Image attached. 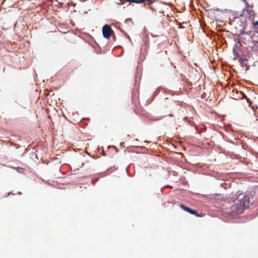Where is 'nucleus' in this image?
Wrapping results in <instances>:
<instances>
[{
	"mask_svg": "<svg viewBox=\"0 0 258 258\" xmlns=\"http://www.w3.org/2000/svg\"><path fill=\"white\" fill-rule=\"evenodd\" d=\"M252 202L249 196L240 194L233 201L231 211L233 215L241 214L245 209L248 208L252 205Z\"/></svg>",
	"mask_w": 258,
	"mask_h": 258,
	"instance_id": "nucleus-1",
	"label": "nucleus"
},
{
	"mask_svg": "<svg viewBox=\"0 0 258 258\" xmlns=\"http://www.w3.org/2000/svg\"><path fill=\"white\" fill-rule=\"evenodd\" d=\"M113 32V30H112L111 27L108 25H105L102 28V33L103 36L106 38L109 39L112 33Z\"/></svg>",
	"mask_w": 258,
	"mask_h": 258,
	"instance_id": "nucleus-2",
	"label": "nucleus"
},
{
	"mask_svg": "<svg viewBox=\"0 0 258 258\" xmlns=\"http://www.w3.org/2000/svg\"><path fill=\"white\" fill-rule=\"evenodd\" d=\"M248 47L251 50L255 52L256 54H258V41H250L248 43Z\"/></svg>",
	"mask_w": 258,
	"mask_h": 258,
	"instance_id": "nucleus-3",
	"label": "nucleus"
},
{
	"mask_svg": "<svg viewBox=\"0 0 258 258\" xmlns=\"http://www.w3.org/2000/svg\"><path fill=\"white\" fill-rule=\"evenodd\" d=\"M179 207L182 209H183V210H184L185 211H186L187 212H188L189 213L191 214H192V215H196L197 216H199V215L198 214V213L195 210H194L189 208H188L187 207H185V206H184L183 204H180L179 205Z\"/></svg>",
	"mask_w": 258,
	"mask_h": 258,
	"instance_id": "nucleus-4",
	"label": "nucleus"
},
{
	"mask_svg": "<svg viewBox=\"0 0 258 258\" xmlns=\"http://www.w3.org/2000/svg\"><path fill=\"white\" fill-rule=\"evenodd\" d=\"M246 12L247 13V16L250 20H253L254 17L255 16L254 12L251 9H247Z\"/></svg>",
	"mask_w": 258,
	"mask_h": 258,
	"instance_id": "nucleus-5",
	"label": "nucleus"
},
{
	"mask_svg": "<svg viewBox=\"0 0 258 258\" xmlns=\"http://www.w3.org/2000/svg\"><path fill=\"white\" fill-rule=\"evenodd\" d=\"M140 2H139L138 4H141L142 3H144L145 5H147L149 6H150L153 2L152 1V0H141L139 1Z\"/></svg>",
	"mask_w": 258,
	"mask_h": 258,
	"instance_id": "nucleus-6",
	"label": "nucleus"
},
{
	"mask_svg": "<svg viewBox=\"0 0 258 258\" xmlns=\"http://www.w3.org/2000/svg\"><path fill=\"white\" fill-rule=\"evenodd\" d=\"M243 2L244 3V4H245V5H246V10H247V9H250V5H249V4L247 2L246 0H244V1H243Z\"/></svg>",
	"mask_w": 258,
	"mask_h": 258,
	"instance_id": "nucleus-7",
	"label": "nucleus"
},
{
	"mask_svg": "<svg viewBox=\"0 0 258 258\" xmlns=\"http://www.w3.org/2000/svg\"><path fill=\"white\" fill-rule=\"evenodd\" d=\"M233 52H234V55H235V56L239 57V54H238V53L237 52H235V50L234 49L233 50Z\"/></svg>",
	"mask_w": 258,
	"mask_h": 258,
	"instance_id": "nucleus-8",
	"label": "nucleus"
},
{
	"mask_svg": "<svg viewBox=\"0 0 258 258\" xmlns=\"http://www.w3.org/2000/svg\"><path fill=\"white\" fill-rule=\"evenodd\" d=\"M252 23H253L254 26H258V21H256L255 22H253Z\"/></svg>",
	"mask_w": 258,
	"mask_h": 258,
	"instance_id": "nucleus-9",
	"label": "nucleus"
},
{
	"mask_svg": "<svg viewBox=\"0 0 258 258\" xmlns=\"http://www.w3.org/2000/svg\"><path fill=\"white\" fill-rule=\"evenodd\" d=\"M241 94L243 95V97L245 98V99L248 101V99L245 96V95L243 94V93L241 92Z\"/></svg>",
	"mask_w": 258,
	"mask_h": 258,
	"instance_id": "nucleus-10",
	"label": "nucleus"
},
{
	"mask_svg": "<svg viewBox=\"0 0 258 258\" xmlns=\"http://www.w3.org/2000/svg\"><path fill=\"white\" fill-rule=\"evenodd\" d=\"M253 4L250 5V8H252L253 7Z\"/></svg>",
	"mask_w": 258,
	"mask_h": 258,
	"instance_id": "nucleus-11",
	"label": "nucleus"
}]
</instances>
